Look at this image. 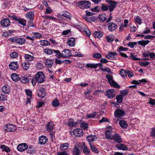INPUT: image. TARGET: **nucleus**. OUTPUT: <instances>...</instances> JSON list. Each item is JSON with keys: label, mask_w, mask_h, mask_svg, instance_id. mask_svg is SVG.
<instances>
[{"label": "nucleus", "mask_w": 155, "mask_h": 155, "mask_svg": "<svg viewBox=\"0 0 155 155\" xmlns=\"http://www.w3.org/2000/svg\"><path fill=\"white\" fill-rule=\"evenodd\" d=\"M18 66L19 65L17 62H12L9 65V68L14 71L17 70Z\"/></svg>", "instance_id": "nucleus-13"}, {"label": "nucleus", "mask_w": 155, "mask_h": 155, "mask_svg": "<svg viewBox=\"0 0 155 155\" xmlns=\"http://www.w3.org/2000/svg\"><path fill=\"white\" fill-rule=\"evenodd\" d=\"M134 20L135 22H137L139 24H141V19L139 16H137L134 18Z\"/></svg>", "instance_id": "nucleus-59"}, {"label": "nucleus", "mask_w": 155, "mask_h": 155, "mask_svg": "<svg viewBox=\"0 0 155 155\" xmlns=\"http://www.w3.org/2000/svg\"><path fill=\"white\" fill-rule=\"evenodd\" d=\"M128 93V91L127 89L122 91L120 92V93L121 94V95H122L123 97L127 95Z\"/></svg>", "instance_id": "nucleus-63"}, {"label": "nucleus", "mask_w": 155, "mask_h": 155, "mask_svg": "<svg viewBox=\"0 0 155 155\" xmlns=\"http://www.w3.org/2000/svg\"><path fill=\"white\" fill-rule=\"evenodd\" d=\"M117 53L116 52H109L108 54L106 55V57L110 60L113 59L115 58V56L117 55Z\"/></svg>", "instance_id": "nucleus-22"}, {"label": "nucleus", "mask_w": 155, "mask_h": 155, "mask_svg": "<svg viewBox=\"0 0 155 155\" xmlns=\"http://www.w3.org/2000/svg\"><path fill=\"white\" fill-rule=\"evenodd\" d=\"M73 133L77 137L82 136L84 134L83 130L80 128L74 129L73 130Z\"/></svg>", "instance_id": "nucleus-12"}, {"label": "nucleus", "mask_w": 155, "mask_h": 155, "mask_svg": "<svg viewBox=\"0 0 155 155\" xmlns=\"http://www.w3.org/2000/svg\"><path fill=\"white\" fill-rule=\"evenodd\" d=\"M81 127L84 130H87L88 127V124L87 123L83 122L81 124Z\"/></svg>", "instance_id": "nucleus-52"}, {"label": "nucleus", "mask_w": 155, "mask_h": 155, "mask_svg": "<svg viewBox=\"0 0 155 155\" xmlns=\"http://www.w3.org/2000/svg\"><path fill=\"white\" fill-rule=\"evenodd\" d=\"M99 18L100 20L104 21L106 19V15L105 14H101L99 15Z\"/></svg>", "instance_id": "nucleus-46"}, {"label": "nucleus", "mask_w": 155, "mask_h": 155, "mask_svg": "<svg viewBox=\"0 0 155 155\" xmlns=\"http://www.w3.org/2000/svg\"><path fill=\"white\" fill-rule=\"evenodd\" d=\"M45 89L43 87H41L38 94V96L41 98H43L46 96Z\"/></svg>", "instance_id": "nucleus-16"}, {"label": "nucleus", "mask_w": 155, "mask_h": 155, "mask_svg": "<svg viewBox=\"0 0 155 155\" xmlns=\"http://www.w3.org/2000/svg\"><path fill=\"white\" fill-rule=\"evenodd\" d=\"M54 124L52 122H48L46 125V129L48 131H51L53 129Z\"/></svg>", "instance_id": "nucleus-20"}, {"label": "nucleus", "mask_w": 155, "mask_h": 155, "mask_svg": "<svg viewBox=\"0 0 155 155\" xmlns=\"http://www.w3.org/2000/svg\"><path fill=\"white\" fill-rule=\"evenodd\" d=\"M22 66L23 69L27 70L29 68V62H27L23 63L22 64Z\"/></svg>", "instance_id": "nucleus-53"}, {"label": "nucleus", "mask_w": 155, "mask_h": 155, "mask_svg": "<svg viewBox=\"0 0 155 155\" xmlns=\"http://www.w3.org/2000/svg\"><path fill=\"white\" fill-rule=\"evenodd\" d=\"M126 73L129 78H131L134 76L133 72L128 70L126 71Z\"/></svg>", "instance_id": "nucleus-58"}, {"label": "nucleus", "mask_w": 155, "mask_h": 155, "mask_svg": "<svg viewBox=\"0 0 155 155\" xmlns=\"http://www.w3.org/2000/svg\"><path fill=\"white\" fill-rule=\"evenodd\" d=\"M28 148V145L26 143H21L18 145L17 150L20 152H23Z\"/></svg>", "instance_id": "nucleus-10"}, {"label": "nucleus", "mask_w": 155, "mask_h": 155, "mask_svg": "<svg viewBox=\"0 0 155 155\" xmlns=\"http://www.w3.org/2000/svg\"><path fill=\"white\" fill-rule=\"evenodd\" d=\"M11 41L13 42L18 43L20 45H22L25 42V39L24 38H11L10 39Z\"/></svg>", "instance_id": "nucleus-5"}, {"label": "nucleus", "mask_w": 155, "mask_h": 155, "mask_svg": "<svg viewBox=\"0 0 155 155\" xmlns=\"http://www.w3.org/2000/svg\"><path fill=\"white\" fill-rule=\"evenodd\" d=\"M2 90L3 93L6 94H8L10 91V87L8 85H4L2 87Z\"/></svg>", "instance_id": "nucleus-26"}, {"label": "nucleus", "mask_w": 155, "mask_h": 155, "mask_svg": "<svg viewBox=\"0 0 155 155\" xmlns=\"http://www.w3.org/2000/svg\"><path fill=\"white\" fill-rule=\"evenodd\" d=\"M61 55L62 56V57L66 58L71 56L72 53L71 51L68 49H66L62 51L61 53Z\"/></svg>", "instance_id": "nucleus-11"}, {"label": "nucleus", "mask_w": 155, "mask_h": 155, "mask_svg": "<svg viewBox=\"0 0 155 155\" xmlns=\"http://www.w3.org/2000/svg\"><path fill=\"white\" fill-rule=\"evenodd\" d=\"M45 64L47 67L51 68L52 66L53 62L51 60L48 59L46 60Z\"/></svg>", "instance_id": "nucleus-29"}, {"label": "nucleus", "mask_w": 155, "mask_h": 155, "mask_svg": "<svg viewBox=\"0 0 155 155\" xmlns=\"http://www.w3.org/2000/svg\"><path fill=\"white\" fill-rule=\"evenodd\" d=\"M1 24L2 25L7 27L9 26L10 25V22L8 18H5L1 20Z\"/></svg>", "instance_id": "nucleus-18"}, {"label": "nucleus", "mask_w": 155, "mask_h": 155, "mask_svg": "<svg viewBox=\"0 0 155 155\" xmlns=\"http://www.w3.org/2000/svg\"><path fill=\"white\" fill-rule=\"evenodd\" d=\"M33 37L35 38H40L41 37V35L37 32H34L33 34Z\"/></svg>", "instance_id": "nucleus-64"}, {"label": "nucleus", "mask_w": 155, "mask_h": 155, "mask_svg": "<svg viewBox=\"0 0 155 155\" xmlns=\"http://www.w3.org/2000/svg\"><path fill=\"white\" fill-rule=\"evenodd\" d=\"M52 104L54 107H57L60 104L58 101L57 99H54L52 102Z\"/></svg>", "instance_id": "nucleus-42"}, {"label": "nucleus", "mask_w": 155, "mask_h": 155, "mask_svg": "<svg viewBox=\"0 0 155 155\" xmlns=\"http://www.w3.org/2000/svg\"><path fill=\"white\" fill-rule=\"evenodd\" d=\"M75 38L71 37L68 39L67 43L69 46L73 47L75 45Z\"/></svg>", "instance_id": "nucleus-21"}, {"label": "nucleus", "mask_w": 155, "mask_h": 155, "mask_svg": "<svg viewBox=\"0 0 155 155\" xmlns=\"http://www.w3.org/2000/svg\"><path fill=\"white\" fill-rule=\"evenodd\" d=\"M116 98L117 102L119 103H120L122 102L123 97L121 95H119L116 96Z\"/></svg>", "instance_id": "nucleus-48"}, {"label": "nucleus", "mask_w": 155, "mask_h": 155, "mask_svg": "<svg viewBox=\"0 0 155 155\" xmlns=\"http://www.w3.org/2000/svg\"><path fill=\"white\" fill-rule=\"evenodd\" d=\"M92 57L95 58L99 59L101 58L102 56L99 53H95L93 54Z\"/></svg>", "instance_id": "nucleus-55"}, {"label": "nucleus", "mask_w": 155, "mask_h": 155, "mask_svg": "<svg viewBox=\"0 0 155 155\" xmlns=\"http://www.w3.org/2000/svg\"><path fill=\"white\" fill-rule=\"evenodd\" d=\"M115 147L119 150H128L127 147L124 144H121L117 145L115 146Z\"/></svg>", "instance_id": "nucleus-28"}, {"label": "nucleus", "mask_w": 155, "mask_h": 155, "mask_svg": "<svg viewBox=\"0 0 155 155\" xmlns=\"http://www.w3.org/2000/svg\"><path fill=\"white\" fill-rule=\"evenodd\" d=\"M97 138L96 135H91L86 137V139L89 142H92L95 141Z\"/></svg>", "instance_id": "nucleus-27"}, {"label": "nucleus", "mask_w": 155, "mask_h": 155, "mask_svg": "<svg viewBox=\"0 0 155 155\" xmlns=\"http://www.w3.org/2000/svg\"><path fill=\"white\" fill-rule=\"evenodd\" d=\"M139 63L140 65L142 67L144 66H147L148 65L150 64V62H143L141 61H139Z\"/></svg>", "instance_id": "nucleus-56"}, {"label": "nucleus", "mask_w": 155, "mask_h": 155, "mask_svg": "<svg viewBox=\"0 0 155 155\" xmlns=\"http://www.w3.org/2000/svg\"><path fill=\"white\" fill-rule=\"evenodd\" d=\"M81 148L82 149L83 152L85 154H89L90 153V149L87 147L85 144L84 142L83 143V145L82 146Z\"/></svg>", "instance_id": "nucleus-19"}, {"label": "nucleus", "mask_w": 155, "mask_h": 155, "mask_svg": "<svg viewBox=\"0 0 155 155\" xmlns=\"http://www.w3.org/2000/svg\"><path fill=\"white\" fill-rule=\"evenodd\" d=\"M34 13L32 12H27L26 15V18L29 19L30 21H33L34 20Z\"/></svg>", "instance_id": "nucleus-24"}, {"label": "nucleus", "mask_w": 155, "mask_h": 155, "mask_svg": "<svg viewBox=\"0 0 155 155\" xmlns=\"http://www.w3.org/2000/svg\"><path fill=\"white\" fill-rule=\"evenodd\" d=\"M38 140L40 144L44 145L47 142L48 139L46 136H41L39 137Z\"/></svg>", "instance_id": "nucleus-15"}, {"label": "nucleus", "mask_w": 155, "mask_h": 155, "mask_svg": "<svg viewBox=\"0 0 155 155\" xmlns=\"http://www.w3.org/2000/svg\"><path fill=\"white\" fill-rule=\"evenodd\" d=\"M89 144L90 145L91 148L93 152L97 153H98L99 152V151L94 146V145H93V144H91V143H90Z\"/></svg>", "instance_id": "nucleus-51"}, {"label": "nucleus", "mask_w": 155, "mask_h": 155, "mask_svg": "<svg viewBox=\"0 0 155 155\" xmlns=\"http://www.w3.org/2000/svg\"><path fill=\"white\" fill-rule=\"evenodd\" d=\"M96 113L95 112H93L89 114L86 115V117L89 118H94L96 116Z\"/></svg>", "instance_id": "nucleus-45"}, {"label": "nucleus", "mask_w": 155, "mask_h": 155, "mask_svg": "<svg viewBox=\"0 0 155 155\" xmlns=\"http://www.w3.org/2000/svg\"><path fill=\"white\" fill-rule=\"evenodd\" d=\"M7 100V95L2 94H0V101H6Z\"/></svg>", "instance_id": "nucleus-49"}, {"label": "nucleus", "mask_w": 155, "mask_h": 155, "mask_svg": "<svg viewBox=\"0 0 155 155\" xmlns=\"http://www.w3.org/2000/svg\"><path fill=\"white\" fill-rule=\"evenodd\" d=\"M78 5L79 7L81 9H86L90 8L91 4L89 1L83 0L78 2Z\"/></svg>", "instance_id": "nucleus-1"}, {"label": "nucleus", "mask_w": 155, "mask_h": 155, "mask_svg": "<svg viewBox=\"0 0 155 155\" xmlns=\"http://www.w3.org/2000/svg\"><path fill=\"white\" fill-rule=\"evenodd\" d=\"M36 68L38 70H41L44 68L43 64L40 61L36 64Z\"/></svg>", "instance_id": "nucleus-39"}, {"label": "nucleus", "mask_w": 155, "mask_h": 155, "mask_svg": "<svg viewBox=\"0 0 155 155\" xmlns=\"http://www.w3.org/2000/svg\"><path fill=\"white\" fill-rule=\"evenodd\" d=\"M102 35V33L101 31H96L94 33V36L95 38H101Z\"/></svg>", "instance_id": "nucleus-38"}, {"label": "nucleus", "mask_w": 155, "mask_h": 155, "mask_svg": "<svg viewBox=\"0 0 155 155\" xmlns=\"http://www.w3.org/2000/svg\"><path fill=\"white\" fill-rule=\"evenodd\" d=\"M69 123L68 125L70 127H73L79 124L78 122H74L73 120L70 119L68 120Z\"/></svg>", "instance_id": "nucleus-25"}, {"label": "nucleus", "mask_w": 155, "mask_h": 155, "mask_svg": "<svg viewBox=\"0 0 155 155\" xmlns=\"http://www.w3.org/2000/svg\"><path fill=\"white\" fill-rule=\"evenodd\" d=\"M27 149V153L30 154H34L35 153V150L32 146H30Z\"/></svg>", "instance_id": "nucleus-30"}, {"label": "nucleus", "mask_w": 155, "mask_h": 155, "mask_svg": "<svg viewBox=\"0 0 155 155\" xmlns=\"http://www.w3.org/2000/svg\"><path fill=\"white\" fill-rule=\"evenodd\" d=\"M35 79L38 83H41L44 81L45 76L42 72H38L35 75Z\"/></svg>", "instance_id": "nucleus-3"}, {"label": "nucleus", "mask_w": 155, "mask_h": 155, "mask_svg": "<svg viewBox=\"0 0 155 155\" xmlns=\"http://www.w3.org/2000/svg\"><path fill=\"white\" fill-rule=\"evenodd\" d=\"M108 8L109 6L105 4L102 5H101V9L103 11L107 10L108 9Z\"/></svg>", "instance_id": "nucleus-60"}, {"label": "nucleus", "mask_w": 155, "mask_h": 155, "mask_svg": "<svg viewBox=\"0 0 155 155\" xmlns=\"http://www.w3.org/2000/svg\"><path fill=\"white\" fill-rule=\"evenodd\" d=\"M120 75L124 78H125V77L126 76V74H127L126 71H125L123 69H121L120 70Z\"/></svg>", "instance_id": "nucleus-57"}, {"label": "nucleus", "mask_w": 155, "mask_h": 155, "mask_svg": "<svg viewBox=\"0 0 155 155\" xmlns=\"http://www.w3.org/2000/svg\"><path fill=\"white\" fill-rule=\"evenodd\" d=\"M119 124L122 128H125L128 127V125L126 122L124 120H121L119 122Z\"/></svg>", "instance_id": "nucleus-35"}, {"label": "nucleus", "mask_w": 155, "mask_h": 155, "mask_svg": "<svg viewBox=\"0 0 155 155\" xmlns=\"http://www.w3.org/2000/svg\"><path fill=\"white\" fill-rule=\"evenodd\" d=\"M61 15L69 19L71 18L70 14L67 11L64 12Z\"/></svg>", "instance_id": "nucleus-47"}, {"label": "nucleus", "mask_w": 155, "mask_h": 155, "mask_svg": "<svg viewBox=\"0 0 155 155\" xmlns=\"http://www.w3.org/2000/svg\"><path fill=\"white\" fill-rule=\"evenodd\" d=\"M11 77L12 80L15 81H18V80H19L20 78L18 75L16 73L12 74L11 75Z\"/></svg>", "instance_id": "nucleus-33"}, {"label": "nucleus", "mask_w": 155, "mask_h": 155, "mask_svg": "<svg viewBox=\"0 0 155 155\" xmlns=\"http://www.w3.org/2000/svg\"><path fill=\"white\" fill-rule=\"evenodd\" d=\"M80 147V143L75 144L74 147L71 153L73 155H79L81 153V150L79 149V147Z\"/></svg>", "instance_id": "nucleus-4"}, {"label": "nucleus", "mask_w": 155, "mask_h": 155, "mask_svg": "<svg viewBox=\"0 0 155 155\" xmlns=\"http://www.w3.org/2000/svg\"><path fill=\"white\" fill-rule=\"evenodd\" d=\"M40 45L43 46H46L50 45V43L47 40H42L40 41Z\"/></svg>", "instance_id": "nucleus-36"}, {"label": "nucleus", "mask_w": 155, "mask_h": 155, "mask_svg": "<svg viewBox=\"0 0 155 155\" xmlns=\"http://www.w3.org/2000/svg\"><path fill=\"white\" fill-rule=\"evenodd\" d=\"M19 81L20 82L24 83L28 82L29 81L27 78L25 77H21L20 78Z\"/></svg>", "instance_id": "nucleus-41"}, {"label": "nucleus", "mask_w": 155, "mask_h": 155, "mask_svg": "<svg viewBox=\"0 0 155 155\" xmlns=\"http://www.w3.org/2000/svg\"><path fill=\"white\" fill-rule=\"evenodd\" d=\"M115 92L114 89H109L106 91V95L108 98L111 99L115 96Z\"/></svg>", "instance_id": "nucleus-9"}, {"label": "nucleus", "mask_w": 155, "mask_h": 155, "mask_svg": "<svg viewBox=\"0 0 155 155\" xmlns=\"http://www.w3.org/2000/svg\"><path fill=\"white\" fill-rule=\"evenodd\" d=\"M142 55L144 57H147L149 56L151 59L155 58V53L153 52H150L149 51H144L142 54Z\"/></svg>", "instance_id": "nucleus-14"}, {"label": "nucleus", "mask_w": 155, "mask_h": 155, "mask_svg": "<svg viewBox=\"0 0 155 155\" xmlns=\"http://www.w3.org/2000/svg\"><path fill=\"white\" fill-rule=\"evenodd\" d=\"M54 50L51 48H46L44 49L45 53L47 54L51 55L52 54L54 51Z\"/></svg>", "instance_id": "nucleus-31"}, {"label": "nucleus", "mask_w": 155, "mask_h": 155, "mask_svg": "<svg viewBox=\"0 0 155 155\" xmlns=\"http://www.w3.org/2000/svg\"><path fill=\"white\" fill-rule=\"evenodd\" d=\"M4 129L7 132H13L16 129V127L14 125L8 124L4 126Z\"/></svg>", "instance_id": "nucleus-6"}, {"label": "nucleus", "mask_w": 155, "mask_h": 155, "mask_svg": "<svg viewBox=\"0 0 155 155\" xmlns=\"http://www.w3.org/2000/svg\"><path fill=\"white\" fill-rule=\"evenodd\" d=\"M25 59L28 61H31L33 60L34 57L29 54H26L24 56Z\"/></svg>", "instance_id": "nucleus-34"}, {"label": "nucleus", "mask_w": 155, "mask_h": 155, "mask_svg": "<svg viewBox=\"0 0 155 155\" xmlns=\"http://www.w3.org/2000/svg\"><path fill=\"white\" fill-rule=\"evenodd\" d=\"M106 78L108 80L109 84L111 86L118 88H120L119 85L117 83L114 81L113 76L110 75L108 74L106 76Z\"/></svg>", "instance_id": "nucleus-2"}, {"label": "nucleus", "mask_w": 155, "mask_h": 155, "mask_svg": "<svg viewBox=\"0 0 155 155\" xmlns=\"http://www.w3.org/2000/svg\"><path fill=\"white\" fill-rule=\"evenodd\" d=\"M1 149L3 151L6 152H9L10 150L9 147L5 145H2V146H1Z\"/></svg>", "instance_id": "nucleus-37"}, {"label": "nucleus", "mask_w": 155, "mask_h": 155, "mask_svg": "<svg viewBox=\"0 0 155 155\" xmlns=\"http://www.w3.org/2000/svg\"><path fill=\"white\" fill-rule=\"evenodd\" d=\"M107 27L109 31L112 32L116 29L117 27V25L115 23L111 22L107 24Z\"/></svg>", "instance_id": "nucleus-8"}, {"label": "nucleus", "mask_w": 155, "mask_h": 155, "mask_svg": "<svg viewBox=\"0 0 155 155\" xmlns=\"http://www.w3.org/2000/svg\"><path fill=\"white\" fill-rule=\"evenodd\" d=\"M110 129L107 130L105 133L106 138L108 140H112L113 136L110 131L112 130L111 127H110Z\"/></svg>", "instance_id": "nucleus-23"}, {"label": "nucleus", "mask_w": 155, "mask_h": 155, "mask_svg": "<svg viewBox=\"0 0 155 155\" xmlns=\"http://www.w3.org/2000/svg\"><path fill=\"white\" fill-rule=\"evenodd\" d=\"M107 41L109 42H113L114 39V36L113 35H109L106 37Z\"/></svg>", "instance_id": "nucleus-44"}, {"label": "nucleus", "mask_w": 155, "mask_h": 155, "mask_svg": "<svg viewBox=\"0 0 155 155\" xmlns=\"http://www.w3.org/2000/svg\"><path fill=\"white\" fill-rule=\"evenodd\" d=\"M149 41H145V40H142V41H139L138 43V44L139 45H141L143 46H145V45H147L148 44L149 42Z\"/></svg>", "instance_id": "nucleus-43"}, {"label": "nucleus", "mask_w": 155, "mask_h": 155, "mask_svg": "<svg viewBox=\"0 0 155 155\" xmlns=\"http://www.w3.org/2000/svg\"><path fill=\"white\" fill-rule=\"evenodd\" d=\"M128 49L127 48H124L122 46H120L119 47L118 49V51L120 52L121 51H127Z\"/></svg>", "instance_id": "nucleus-61"}, {"label": "nucleus", "mask_w": 155, "mask_h": 155, "mask_svg": "<svg viewBox=\"0 0 155 155\" xmlns=\"http://www.w3.org/2000/svg\"><path fill=\"white\" fill-rule=\"evenodd\" d=\"M16 21H18L20 24L24 26L26 25V21L23 18H18L17 17Z\"/></svg>", "instance_id": "nucleus-32"}, {"label": "nucleus", "mask_w": 155, "mask_h": 155, "mask_svg": "<svg viewBox=\"0 0 155 155\" xmlns=\"http://www.w3.org/2000/svg\"><path fill=\"white\" fill-rule=\"evenodd\" d=\"M86 67L87 68H96V64L92 63H88L86 64Z\"/></svg>", "instance_id": "nucleus-54"}, {"label": "nucleus", "mask_w": 155, "mask_h": 155, "mask_svg": "<svg viewBox=\"0 0 155 155\" xmlns=\"http://www.w3.org/2000/svg\"><path fill=\"white\" fill-rule=\"evenodd\" d=\"M125 112L123 110L121 109H117L115 110L114 115L116 117L120 118L125 116Z\"/></svg>", "instance_id": "nucleus-7"}, {"label": "nucleus", "mask_w": 155, "mask_h": 155, "mask_svg": "<svg viewBox=\"0 0 155 155\" xmlns=\"http://www.w3.org/2000/svg\"><path fill=\"white\" fill-rule=\"evenodd\" d=\"M112 139L117 143H120L122 141L121 137L118 134H115L112 137Z\"/></svg>", "instance_id": "nucleus-17"}, {"label": "nucleus", "mask_w": 155, "mask_h": 155, "mask_svg": "<svg viewBox=\"0 0 155 155\" xmlns=\"http://www.w3.org/2000/svg\"><path fill=\"white\" fill-rule=\"evenodd\" d=\"M18 54L16 52H13L10 54V57L13 58H15L18 56Z\"/></svg>", "instance_id": "nucleus-62"}, {"label": "nucleus", "mask_w": 155, "mask_h": 155, "mask_svg": "<svg viewBox=\"0 0 155 155\" xmlns=\"http://www.w3.org/2000/svg\"><path fill=\"white\" fill-rule=\"evenodd\" d=\"M69 144L67 143H65L61 144L60 147V149L61 150H65L68 147Z\"/></svg>", "instance_id": "nucleus-40"}, {"label": "nucleus", "mask_w": 155, "mask_h": 155, "mask_svg": "<svg viewBox=\"0 0 155 155\" xmlns=\"http://www.w3.org/2000/svg\"><path fill=\"white\" fill-rule=\"evenodd\" d=\"M54 53L55 54V56L59 58H60L61 57H62L61 53L59 51L54 50Z\"/></svg>", "instance_id": "nucleus-50"}]
</instances>
